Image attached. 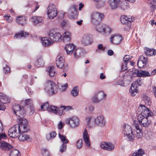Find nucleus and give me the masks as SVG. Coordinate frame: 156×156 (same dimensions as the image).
Returning a JSON list of instances; mask_svg holds the SVG:
<instances>
[{"label":"nucleus","instance_id":"obj_50","mask_svg":"<svg viewBox=\"0 0 156 156\" xmlns=\"http://www.w3.org/2000/svg\"><path fill=\"white\" fill-rule=\"evenodd\" d=\"M80 53H82L80 49H76L74 53V57L75 58H79L80 57Z\"/></svg>","mask_w":156,"mask_h":156},{"label":"nucleus","instance_id":"obj_25","mask_svg":"<svg viewBox=\"0 0 156 156\" xmlns=\"http://www.w3.org/2000/svg\"><path fill=\"white\" fill-rule=\"evenodd\" d=\"M76 46L73 44H67L65 49L67 55H71L75 49Z\"/></svg>","mask_w":156,"mask_h":156},{"label":"nucleus","instance_id":"obj_17","mask_svg":"<svg viewBox=\"0 0 156 156\" xmlns=\"http://www.w3.org/2000/svg\"><path fill=\"white\" fill-rule=\"evenodd\" d=\"M100 146L101 148L108 151H111L114 148V145L111 143H106L102 142L100 144Z\"/></svg>","mask_w":156,"mask_h":156},{"label":"nucleus","instance_id":"obj_41","mask_svg":"<svg viewBox=\"0 0 156 156\" xmlns=\"http://www.w3.org/2000/svg\"><path fill=\"white\" fill-rule=\"evenodd\" d=\"M9 156H20V153L18 150L13 149L11 151Z\"/></svg>","mask_w":156,"mask_h":156},{"label":"nucleus","instance_id":"obj_37","mask_svg":"<svg viewBox=\"0 0 156 156\" xmlns=\"http://www.w3.org/2000/svg\"><path fill=\"white\" fill-rule=\"evenodd\" d=\"M96 28L97 31L101 33V32H103L104 33H106V30H109L108 32L109 33H110L111 32V29L108 27H106L105 28L102 26H101L100 28L96 27Z\"/></svg>","mask_w":156,"mask_h":156},{"label":"nucleus","instance_id":"obj_19","mask_svg":"<svg viewBox=\"0 0 156 156\" xmlns=\"http://www.w3.org/2000/svg\"><path fill=\"white\" fill-rule=\"evenodd\" d=\"M41 42L43 45L44 47H47L51 45L53 43V40L51 39L50 37H41Z\"/></svg>","mask_w":156,"mask_h":156},{"label":"nucleus","instance_id":"obj_53","mask_svg":"<svg viewBox=\"0 0 156 156\" xmlns=\"http://www.w3.org/2000/svg\"><path fill=\"white\" fill-rule=\"evenodd\" d=\"M60 108L62 109V111L63 110H66L67 111L73 109L72 107V106H61L60 107Z\"/></svg>","mask_w":156,"mask_h":156},{"label":"nucleus","instance_id":"obj_45","mask_svg":"<svg viewBox=\"0 0 156 156\" xmlns=\"http://www.w3.org/2000/svg\"><path fill=\"white\" fill-rule=\"evenodd\" d=\"M79 90H77V86H75L71 90V94L74 97H76L78 95Z\"/></svg>","mask_w":156,"mask_h":156},{"label":"nucleus","instance_id":"obj_47","mask_svg":"<svg viewBox=\"0 0 156 156\" xmlns=\"http://www.w3.org/2000/svg\"><path fill=\"white\" fill-rule=\"evenodd\" d=\"M22 102H23L24 103V105L26 106H28V107L30 106H31L32 104H33L32 101L30 99H27L25 100L22 101Z\"/></svg>","mask_w":156,"mask_h":156},{"label":"nucleus","instance_id":"obj_58","mask_svg":"<svg viewBox=\"0 0 156 156\" xmlns=\"http://www.w3.org/2000/svg\"><path fill=\"white\" fill-rule=\"evenodd\" d=\"M7 138V136L5 133L0 134V140L2 139H5Z\"/></svg>","mask_w":156,"mask_h":156},{"label":"nucleus","instance_id":"obj_33","mask_svg":"<svg viewBox=\"0 0 156 156\" xmlns=\"http://www.w3.org/2000/svg\"><path fill=\"white\" fill-rule=\"evenodd\" d=\"M128 61H129V60L127 59V60H124L123 62H122L121 66V71H122L124 72L128 68L127 67Z\"/></svg>","mask_w":156,"mask_h":156},{"label":"nucleus","instance_id":"obj_13","mask_svg":"<svg viewBox=\"0 0 156 156\" xmlns=\"http://www.w3.org/2000/svg\"><path fill=\"white\" fill-rule=\"evenodd\" d=\"M77 6L74 5L70 6L68 12L71 18L76 19L77 17L78 14L77 12Z\"/></svg>","mask_w":156,"mask_h":156},{"label":"nucleus","instance_id":"obj_18","mask_svg":"<svg viewBox=\"0 0 156 156\" xmlns=\"http://www.w3.org/2000/svg\"><path fill=\"white\" fill-rule=\"evenodd\" d=\"M108 3L111 9L114 10L119 7L120 0H108Z\"/></svg>","mask_w":156,"mask_h":156},{"label":"nucleus","instance_id":"obj_5","mask_svg":"<svg viewBox=\"0 0 156 156\" xmlns=\"http://www.w3.org/2000/svg\"><path fill=\"white\" fill-rule=\"evenodd\" d=\"M47 14L49 19H52L57 15L58 12L55 6L53 4H50L47 8Z\"/></svg>","mask_w":156,"mask_h":156},{"label":"nucleus","instance_id":"obj_12","mask_svg":"<svg viewBox=\"0 0 156 156\" xmlns=\"http://www.w3.org/2000/svg\"><path fill=\"white\" fill-rule=\"evenodd\" d=\"M93 36L90 34H84L82 38V43L84 46L91 44L93 42Z\"/></svg>","mask_w":156,"mask_h":156},{"label":"nucleus","instance_id":"obj_62","mask_svg":"<svg viewBox=\"0 0 156 156\" xmlns=\"http://www.w3.org/2000/svg\"><path fill=\"white\" fill-rule=\"evenodd\" d=\"M29 107L30 108V113L31 114H33L34 112V108L33 104H32L31 106H30Z\"/></svg>","mask_w":156,"mask_h":156},{"label":"nucleus","instance_id":"obj_35","mask_svg":"<svg viewBox=\"0 0 156 156\" xmlns=\"http://www.w3.org/2000/svg\"><path fill=\"white\" fill-rule=\"evenodd\" d=\"M65 62V59H58L56 61V66L59 68H62L64 65Z\"/></svg>","mask_w":156,"mask_h":156},{"label":"nucleus","instance_id":"obj_14","mask_svg":"<svg viewBox=\"0 0 156 156\" xmlns=\"http://www.w3.org/2000/svg\"><path fill=\"white\" fill-rule=\"evenodd\" d=\"M58 135L61 141L63 142L62 144L60 147V151L61 153H63L66 151V149L67 146L65 144H67L68 141L65 136L61 135L60 133L58 134Z\"/></svg>","mask_w":156,"mask_h":156},{"label":"nucleus","instance_id":"obj_42","mask_svg":"<svg viewBox=\"0 0 156 156\" xmlns=\"http://www.w3.org/2000/svg\"><path fill=\"white\" fill-rule=\"evenodd\" d=\"M120 21L123 24L128 25V22L127 20V17L126 16H122L120 18Z\"/></svg>","mask_w":156,"mask_h":156},{"label":"nucleus","instance_id":"obj_36","mask_svg":"<svg viewBox=\"0 0 156 156\" xmlns=\"http://www.w3.org/2000/svg\"><path fill=\"white\" fill-rule=\"evenodd\" d=\"M95 94H97V96L98 97V100H99L100 101L104 99L106 96V94H105L102 91H100Z\"/></svg>","mask_w":156,"mask_h":156},{"label":"nucleus","instance_id":"obj_27","mask_svg":"<svg viewBox=\"0 0 156 156\" xmlns=\"http://www.w3.org/2000/svg\"><path fill=\"white\" fill-rule=\"evenodd\" d=\"M21 108L20 109L16 112V114L19 117V118L24 117L26 113V109L24 107H21Z\"/></svg>","mask_w":156,"mask_h":156},{"label":"nucleus","instance_id":"obj_49","mask_svg":"<svg viewBox=\"0 0 156 156\" xmlns=\"http://www.w3.org/2000/svg\"><path fill=\"white\" fill-rule=\"evenodd\" d=\"M119 6L122 9L124 10L128 8V4L126 2H122L120 1Z\"/></svg>","mask_w":156,"mask_h":156},{"label":"nucleus","instance_id":"obj_31","mask_svg":"<svg viewBox=\"0 0 156 156\" xmlns=\"http://www.w3.org/2000/svg\"><path fill=\"white\" fill-rule=\"evenodd\" d=\"M55 67L52 66H51L48 70V74L51 77H53L57 74Z\"/></svg>","mask_w":156,"mask_h":156},{"label":"nucleus","instance_id":"obj_43","mask_svg":"<svg viewBox=\"0 0 156 156\" xmlns=\"http://www.w3.org/2000/svg\"><path fill=\"white\" fill-rule=\"evenodd\" d=\"M41 109L42 111L47 110L48 111L49 107V104L48 102L43 104L41 106Z\"/></svg>","mask_w":156,"mask_h":156},{"label":"nucleus","instance_id":"obj_29","mask_svg":"<svg viewBox=\"0 0 156 156\" xmlns=\"http://www.w3.org/2000/svg\"><path fill=\"white\" fill-rule=\"evenodd\" d=\"M25 132L21 133L19 134L18 137V139L20 141H24L27 140L28 139L30 140V136L29 135L26 134Z\"/></svg>","mask_w":156,"mask_h":156},{"label":"nucleus","instance_id":"obj_32","mask_svg":"<svg viewBox=\"0 0 156 156\" xmlns=\"http://www.w3.org/2000/svg\"><path fill=\"white\" fill-rule=\"evenodd\" d=\"M29 35V34L28 33L22 31H21L20 33L16 34L14 37L16 38H20L22 37H27Z\"/></svg>","mask_w":156,"mask_h":156},{"label":"nucleus","instance_id":"obj_38","mask_svg":"<svg viewBox=\"0 0 156 156\" xmlns=\"http://www.w3.org/2000/svg\"><path fill=\"white\" fill-rule=\"evenodd\" d=\"M149 5L151 11L153 12L154 9H156V0H151L150 3Z\"/></svg>","mask_w":156,"mask_h":156},{"label":"nucleus","instance_id":"obj_28","mask_svg":"<svg viewBox=\"0 0 156 156\" xmlns=\"http://www.w3.org/2000/svg\"><path fill=\"white\" fill-rule=\"evenodd\" d=\"M71 35L70 33L68 31H66L64 33L62 38L64 42L70 41L71 39Z\"/></svg>","mask_w":156,"mask_h":156},{"label":"nucleus","instance_id":"obj_15","mask_svg":"<svg viewBox=\"0 0 156 156\" xmlns=\"http://www.w3.org/2000/svg\"><path fill=\"white\" fill-rule=\"evenodd\" d=\"M124 130L125 131L124 134L126 135L129 141L132 142L134 141L135 140V137L133 136L131 127L128 126L127 127H125Z\"/></svg>","mask_w":156,"mask_h":156},{"label":"nucleus","instance_id":"obj_22","mask_svg":"<svg viewBox=\"0 0 156 156\" xmlns=\"http://www.w3.org/2000/svg\"><path fill=\"white\" fill-rule=\"evenodd\" d=\"M48 111L55 114L58 113L60 116L63 114V111L60 110L58 107L55 106L50 105Z\"/></svg>","mask_w":156,"mask_h":156},{"label":"nucleus","instance_id":"obj_21","mask_svg":"<svg viewBox=\"0 0 156 156\" xmlns=\"http://www.w3.org/2000/svg\"><path fill=\"white\" fill-rule=\"evenodd\" d=\"M133 125L135 127L136 129V136L138 138H140L143 135L142 130L139 128V124L137 123V121L136 120L134 121Z\"/></svg>","mask_w":156,"mask_h":156},{"label":"nucleus","instance_id":"obj_55","mask_svg":"<svg viewBox=\"0 0 156 156\" xmlns=\"http://www.w3.org/2000/svg\"><path fill=\"white\" fill-rule=\"evenodd\" d=\"M127 20L128 22V25H127V28L128 29H130L131 26V23L134 20L133 18H128L127 17Z\"/></svg>","mask_w":156,"mask_h":156},{"label":"nucleus","instance_id":"obj_63","mask_svg":"<svg viewBox=\"0 0 156 156\" xmlns=\"http://www.w3.org/2000/svg\"><path fill=\"white\" fill-rule=\"evenodd\" d=\"M144 100L146 103H148L149 101V98L148 97L145 96L143 97Z\"/></svg>","mask_w":156,"mask_h":156},{"label":"nucleus","instance_id":"obj_60","mask_svg":"<svg viewBox=\"0 0 156 156\" xmlns=\"http://www.w3.org/2000/svg\"><path fill=\"white\" fill-rule=\"evenodd\" d=\"M67 21L66 20H63L61 22V25L63 28L67 24Z\"/></svg>","mask_w":156,"mask_h":156},{"label":"nucleus","instance_id":"obj_54","mask_svg":"<svg viewBox=\"0 0 156 156\" xmlns=\"http://www.w3.org/2000/svg\"><path fill=\"white\" fill-rule=\"evenodd\" d=\"M116 85H120L121 86H124V81L122 80H119L115 82Z\"/></svg>","mask_w":156,"mask_h":156},{"label":"nucleus","instance_id":"obj_39","mask_svg":"<svg viewBox=\"0 0 156 156\" xmlns=\"http://www.w3.org/2000/svg\"><path fill=\"white\" fill-rule=\"evenodd\" d=\"M151 76V75H150L148 71L140 70L139 77H147Z\"/></svg>","mask_w":156,"mask_h":156},{"label":"nucleus","instance_id":"obj_56","mask_svg":"<svg viewBox=\"0 0 156 156\" xmlns=\"http://www.w3.org/2000/svg\"><path fill=\"white\" fill-rule=\"evenodd\" d=\"M136 153H137L138 155H139L140 156H143V155L145 154V153L144 151L141 148L139 149Z\"/></svg>","mask_w":156,"mask_h":156},{"label":"nucleus","instance_id":"obj_23","mask_svg":"<svg viewBox=\"0 0 156 156\" xmlns=\"http://www.w3.org/2000/svg\"><path fill=\"white\" fill-rule=\"evenodd\" d=\"M12 148V146L8 143L4 141L0 142V149L2 150L9 151Z\"/></svg>","mask_w":156,"mask_h":156},{"label":"nucleus","instance_id":"obj_8","mask_svg":"<svg viewBox=\"0 0 156 156\" xmlns=\"http://www.w3.org/2000/svg\"><path fill=\"white\" fill-rule=\"evenodd\" d=\"M10 99L5 94L0 93V111H4L5 107L4 105V104L9 103Z\"/></svg>","mask_w":156,"mask_h":156},{"label":"nucleus","instance_id":"obj_34","mask_svg":"<svg viewBox=\"0 0 156 156\" xmlns=\"http://www.w3.org/2000/svg\"><path fill=\"white\" fill-rule=\"evenodd\" d=\"M132 72V75L130 77L131 79L133 78V77H139L140 73V70L136 69L135 68H133L132 70L131 71Z\"/></svg>","mask_w":156,"mask_h":156},{"label":"nucleus","instance_id":"obj_48","mask_svg":"<svg viewBox=\"0 0 156 156\" xmlns=\"http://www.w3.org/2000/svg\"><path fill=\"white\" fill-rule=\"evenodd\" d=\"M43 156H50L51 154L49 151L46 148H42L41 150Z\"/></svg>","mask_w":156,"mask_h":156},{"label":"nucleus","instance_id":"obj_6","mask_svg":"<svg viewBox=\"0 0 156 156\" xmlns=\"http://www.w3.org/2000/svg\"><path fill=\"white\" fill-rule=\"evenodd\" d=\"M19 124L17 125L19 126L20 129H21L23 132H28L30 129V128L28 126L27 120L23 117L19 118Z\"/></svg>","mask_w":156,"mask_h":156},{"label":"nucleus","instance_id":"obj_9","mask_svg":"<svg viewBox=\"0 0 156 156\" xmlns=\"http://www.w3.org/2000/svg\"><path fill=\"white\" fill-rule=\"evenodd\" d=\"M137 120L139 123L142 127L145 128L149 127L151 125V121L148 119V118L141 117L140 116H138Z\"/></svg>","mask_w":156,"mask_h":156},{"label":"nucleus","instance_id":"obj_46","mask_svg":"<svg viewBox=\"0 0 156 156\" xmlns=\"http://www.w3.org/2000/svg\"><path fill=\"white\" fill-rule=\"evenodd\" d=\"M22 107L23 106H21L18 105L16 104H15L13 105L12 108L14 112V113L15 115L16 114V112L20 109L21 108V107Z\"/></svg>","mask_w":156,"mask_h":156},{"label":"nucleus","instance_id":"obj_10","mask_svg":"<svg viewBox=\"0 0 156 156\" xmlns=\"http://www.w3.org/2000/svg\"><path fill=\"white\" fill-rule=\"evenodd\" d=\"M66 123L71 128H75L78 126L80 124L79 119L76 117H73L67 119Z\"/></svg>","mask_w":156,"mask_h":156},{"label":"nucleus","instance_id":"obj_26","mask_svg":"<svg viewBox=\"0 0 156 156\" xmlns=\"http://www.w3.org/2000/svg\"><path fill=\"white\" fill-rule=\"evenodd\" d=\"M83 140L86 146L88 147H90V143L89 142V137L88 134L86 129H85L83 133Z\"/></svg>","mask_w":156,"mask_h":156},{"label":"nucleus","instance_id":"obj_61","mask_svg":"<svg viewBox=\"0 0 156 156\" xmlns=\"http://www.w3.org/2000/svg\"><path fill=\"white\" fill-rule=\"evenodd\" d=\"M64 126V124L61 121H60L58 125V128L59 129H61Z\"/></svg>","mask_w":156,"mask_h":156},{"label":"nucleus","instance_id":"obj_2","mask_svg":"<svg viewBox=\"0 0 156 156\" xmlns=\"http://www.w3.org/2000/svg\"><path fill=\"white\" fill-rule=\"evenodd\" d=\"M104 17L103 14L97 12H94L90 15L91 23L95 25L99 24Z\"/></svg>","mask_w":156,"mask_h":156},{"label":"nucleus","instance_id":"obj_52","mask_svg":"<svg viewBox=\"0 0 156 156\" xmlns=\"http://www.w3.org/2000/svg\"><path fill=\"white\" fill-rule=\"evenodd\" d=\"M4 73L6 74L10 71V68L7 65H5V66L3 67Z\"/></svg>","mask_w":156,"mask_h":156},{"label":"nucleus","instance_id":"obj_51","mask_svg":"<svg viewBox=\"0 0 156 156\" xmlns=\"http://www.w3.org/2000/svg\"><path fill=\"white\" fill-rule=\"evenodd\" d=\"M76 146L79 148L81 147L83 145V141L82 139L78 140L76 141Z\"/></svg>","mask_w":156,"mask_h":156},{"label":"nucleus","instance_id":"obj_64","mask_svg":"<svg viewBox=\"0 0 156 156\" xmlns=\"http://www.w3.org/2000/svg\"><path fill=\"white\" fill-rule=\"evenodd\" d=\"M44 19L43 17H40V25L44 23Z\"/></svg>","mask_w":156,"mask_h":156},{"label":"nucleus","instance_id":"obj_16","mask_svg":"<svg viewBox=\"0 0 156 156\" xmlns=\"http://www.w3.org/2000/svg\"><path fill=\"white\" fill-rule=\"evenodd\" d=\"M94 120L95 121L96 124L98 126L101 127L105 126L106 121L104 116L99 115L97 116L96 119H94Z\"/></svg>","mask_w":156,"mask_h":156},{"label":"nucleus","instance_id":"obj_44","mask_svg":"<svg viewBox=\"0 0 156 156\" xmlns=\"http://www.w3.org/2000/svg\"><path fill=\"white\" fill-rule=\"evenodd\" d=\"M31 19L32 22L35 26L39 23V17L38 16H34Z\"/></svg>","mask_w":156,"mask_h":156},{"label":"nucleus","instance_id":"obj_59","mask_svg":"<svg viewBox=\"0 0 156 156\" xmlns=\"http://www.w3.org/2000/svg\"><path fill=\"white\" fill-rule=\"evenodd\" d=\"M50 136L51 139H53L55 137L56 135V132L55 131H53L52 132L50 133Z\"/></svg>","mask_w":156,"mask_h":156},{"label":"nucleus","instance_id":"obj_4","mask_svg":"<svg viewBox=\"0 0 156 156\" xmlns=\"http://www.w3.org/2000/svg\"><path fill=\"white\" fill-rule=\"evenodd\" d=\"M22 130L20 129L18 125H15L11 128L8 131V135L11 137L15 138L20 134L23 133Z\"/></svg>","mask_w":156,"mask_h":156},{"label":"nucleus","instance_id":"obj_3","mask_svg":"<svg viewBox=\"0 0 156 156\" xmlns=\"http://www.w3.org/2000/svg\"><path fill=\"white\" fill-rule=\"evenodd\" d=\"M142 84V80L140 78L132 83L129 90V92L132 96H134L136 94L137 92L136 88L138 86H140Z\"/></svg>","mask_w":156,"mask_h":156},{"label":"nucleus","instance_id":"obj_40","mask_svg":"<svg viewBox=\"0 0 156 156\" xmlns=\"http://www.w3.org/2000/svg\"><path fill=\"white\" fill-rule=\"evenodd\" d=\"M148 59H138L137 61V65L139 64H143V66H145L147 65H148Z\"/></svg>","mask_w":156,"mask_h":156},{"label":"nucleus","instance_id":"obj_7","mask_svg":"<svg viewBox=\"0 0 156 156\" xmlns=\"http://www.w3.org/2000/svg\"><path fill=\"white\" fill-rule=\"evenodd\" d=\"M138 110H141L142 111L141 113V114H140L138 116H140L141 117L148 118V117L152 116L153 114V112L144 105H141L138 108Z\"/></svg>","mask_w":156,"mask_h":156},{"label":"nucleus","instance_id":"obj_30","mask_svg":"<svg viewBox=\"0 0 156 156\" xmlns=\"http://www.w3.org/2000/svg\"><path fill=\"white\" fill-rule=\"evenodd\" d=\"M16 22L19 25L23 26L26 24V19L24 16H19L16 18Z\"/></svg>","mask_w":156,"mask_h":156},{"label":"nucleus","instance_id":"obj_24","mask_svg":"<svg viewBox=\"0 0 156 156\" xmlns=\"http://www.w3.org/2000/svg\"><path fill=\"white\" fill-rule=\"evenodd\" d=\"M144 52L147 56L150 57L154 56L156 54V50L147 47H145Z\"/></svg>","mask_w":156,"mask_h":156},{"label":"nucleus","instance_id":"obj_1","mask_svg":"<svg viewBox=\"0 0 156 156\" xmlns=\"http://www.w3.org/2000/svg\"><path fill=\"white\" fill-rule=\"evenodd\" d=\"M44 85V89L47 92L52 94H55L57 93L58 89L57 85L53 81L47 80Z\"/></svg>","mask_w":156,"mask_h":156},{"label":"nucleus","instance_id":"obj_11","mask_svg":"<svg viewBox=\"0 0 156 156\" xmlns=\"http://www.w3.org/2000/svg\"><path fill=\"white\" fill-rule=\"evenodd\" d=\"M48 37H50L51 39L54 41H60L62 38V36L59 33H56L53 30H51L48 34Z\"/></svg>","mask_w":156,"mask_h":156},{"label":"nucleus","instance_id":"obj_20","mask_svg":"<svg viewBox=\"0 0 156 156\" xmlns=\"http://www.w3.org/2000/svg\"><path fill=\"white\" fill-rule=\"evenodd\" d=\"M110 39L111 42L115 44H119L122 40V37L121 35L116 34L112 36Z\"/></svg>","mask_w":156,"mask_h":156},{"label":"nucleus","instance_id":"obj_57","mask_svg":"<svg viewBox=\"0 0 156 156\" xmlns=\"http://www.w3.org/2000/svg\"><path fill=\"white\" fill-rule=\"evenodd\" d=\"M97 95V94H95L92 98V101L94 103L98 102L100 101L99 100H98V98Z\"/></svg>","mask_w":156,"mask_h":156}]
</instances>
